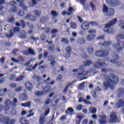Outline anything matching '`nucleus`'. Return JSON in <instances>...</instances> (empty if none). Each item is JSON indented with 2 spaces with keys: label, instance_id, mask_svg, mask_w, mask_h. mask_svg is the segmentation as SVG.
I'll list each match as a JSON object with an SVG mask.
<instances>
[{
  "label": "nucleus",
  "instance_id": "f257e3e1",
  "mask_svg": "<svg viewBox=\"0 0 124 124\" xmlns=\"http://www.w3.org/2000/svg\"><path fill=\"white\" fill-rule=\"evenodd\" d=\"M102 75L103 81H106L104 82V87L106 89H108L109 87L111 88L113 87V85H115L119 82L118 76L114 74L109 73L108 76L106 74H103Z\"/></svg>",
  "mask_w": 124,
  "mask_h": 124
},
{
  "label": "nucleus",
  "instance_id": "f03ea898",
  "mask_svg": "<svg viewBox=\"0 0 124 124\" xmlns=\"http://www.w3.org/2000/svg\"><path fill=\"white\" fill-rule=\"evenodd\" d=\"M4 105L5 106L0 105V112L2 111V109H4L5 111L9 110V105L12 106L13 108H15V107H16V105L13 103V102H11V101L8 99H6L4 102Z\"/></svg>",
  "mask_w": 124,
  "mask_h": 124
},
{
  "label": "nucleus",
  "instance_id": "7ed1b4c3",
  "mask_svg": "<svg viewBox=\"0 0 124 124\" xmlns=\"http://www.w3.org/2000/svg\"><path fill=\"white\" fill-rule=\"evenodd\" d=\"M117 22H118V19L117 18H115L112 19L109 22H108L107 24H106L105 26V28L104 29L105 32L110 33V31L108 29H110L111 27H113L114 25L116 24Z\"/></svg>",
  "mask_w": 124,
  "mask_h": 124
},
{
  "label": "nucleus",
  "instance_id": "20e7f679",
  "mask_svg": "<svg viewBox=\"0 0 124 124\" xmlns=\"http://www.w3.org/2000/svg\"><path fill=\"white\" fill-rule=\"evenodd\" d=\"M16 119H11L9 117H4L3 115H0V123L3 124H15Z\"/></svg>",
  "mask_w": 124,
  "mask_h": 124
},
{
  "label": "nucleus",
  "instance_id": "39448f33",
  "mask_svg": "<svg viewBox=\"0 0 124 124\" xmlns=\"http://www.w3.org/2000/svg\"><path fill=\"white\" fill-rule=\"evenodd\" d=\"M96 31L94 29H91L88 31V33L91 34L88 35L87 36L86 39L88 41H93L95 38V33Z\"/></svg>",
  "mask_w": 124,
  "mask_h": 124
},
{
  "label": "nucleus",
  "instance_id": "423d86ee",
  "mask_svg": "<svg viewBox=\"0 0 124 124\" xmlns=\"http://www.w3.org/2000/svg\"><path fill=\"white\" fill-rule=\"evenodd\" d=\"M122 42H118V44L113 45V47L116 49L119 53H123L124 47V42L122 43V46L121 45Z\"/></svg>",
  "mask_w": 124,
  "mask_h": 124
},
{
  "label": "nucleus",
  "instance_id": "0eeeda50",
  "mask_svg": "<svg viewBox=\"0 0 124 124\" xmlns=\"http://www.w3.org/2000/svg\"><path fill=\"white\" fill-rule=\"evenodd\" d=\"M95 55L98 58L107 57L109 55V52L106 50H98L95 52Z\"/></svg>",
  "mask_w": 124,
  "mask_h": 124
},
{
  "label": "nucleus",
  "instance_id": "6e6552de",
  "mask_svg": "<svg viewBox=\"0 0 124 124\" xmlns=\"http://www.w3.org/2000/svg\"><path fill=\"white\" fill-rule=\"evenodd\" d=\"M79 69L82 71L81 73H78L77 76L78 78H81L82 76H86V75H88L90 72L89 71L84 70V65H80L79 67Z\"/></svg>",
  "mask_w": 124,
  "mask_h": 124
},
{
  "label": "nucleus",
  "instance_id": "1a4fd4ad",
  "mask_svg": "<svg viewBox=\"0 0 124 124\" xmlns=\"http://www.w3.org/2000/svg\"><path fill=\"white\" fill-rule=\"evenodd\" d=\"M16 1L14 0H12L9 2V4L11 6H12L11 8V10L9 11V12H12L13 13H15L17 11V7L15 5L16 4Z\"/></svg>",
  "mask_w": 124,
  "mask_h": 124
},
{
  "label": "nucleus",
  "instance_id": "9d476101",
  "mask_svg": "<svg viewBox=\"0 0 124 124\" xmlns=\"http://www.w3.org/2000/svg\"><path fill=\"white\" fill-rule=\"evenodd\" d=\"M23 54L24 55H26V56H28L29 54H30V55H31L32 56H35V52L34 51H33V50H32V48L31 47L28 48V51L23 50Z\"/></svg>",
  "mask_w": 124,
  "mask_h": 124
},
{
  "label": "nucleus",
  "instance_id": "9b49d317",
  "mask_svg": "<svg viewBox=\"0 0 124 124\" xmlns=\"http://www.w3.org/2000/svg\"><path fill=\"white\" fill-rule=\"evenodd\" d=\"M96 63L98 65H99V66H104V65H105V62L100 59H98L96 63L93 64L94 67L97 68L98 66H97Z\"/></svg>",
  "mask_w": 124,
  "mask_h": 124
},
{
  "label": "nucleus",
  "instance_id": "f8f14e48",
  "mask_svg": "<svg viewBox=\"0 0 124 124\" xmlns=\"http://www.w3.org/2000/svg\"><path fill=\"white\" fill-rule=\"evenodd\" d=\"M118 121V117L115 114V113H111L110 115L109 123H116Z\"/></svg>",
  "mask_w": 124,
  "mask_h": 124
},
{
  "label": "nucleus",
  "instance_id": "ddd939ff",
  "mask_svg": "<svg viewBox=\"0 0 124 124\" xmlns=\"http://www.w3.org/2000/svg\"><path fill=\"white\" fill-rule=\"evenodd\" d=\"M25 19H28V20H30V21L34 22L36 20V16L28 14L25 16Z\"/></svg>",
  "mask_w": 124,
  "mask_h": 124
},
{
  "label": "nucleus",
  "instance_id": "4468645a",
  "mask_svg": "<svg viewBox=\"0 0 124 124\" xmlns=\"http://www.w3.org/2000/svg\"><path fill=\"white\" fill-rule=\"evenodd\" d=\"M19 22H19H16V27H20V26H21L22 29H25L26 28V23H25V20L21 19L19 20Z\"/></svg>",
  "mask_w": 124,
  "mask_h": 124
},
{
  "label": "nucleus",
  "instance_id": "2eb2a0df",
  "mask_svg": "<svg viewBox=\"0 0 124 124\" xmlns=\"http://www.w3.org/2000/svg\"><path fill=\"white\" fill-rule=\"evenodd\" d=\"M109 3L110 6H116V5H120L121 4V2L117 0H110Z\"/></svg>",
  "mask_w": 124,
  "mask_h": 124
},
{
  "label": "nucleus",
  "instance_id": "dca6fc26",
  "mask_svg": "<svg viewBox=\"0 0 124 124\" xmlns=\"http://www.w3.org/2000/svg\"><path fill=\"white\" fill-rule=\"evenodd\" d=\"M100 119L99 120V123L100 124H105L107 123L106 121V118L107 116L106 115H102L100 117Z\"/></svg>",
  "mask_w": 124,
  "mask_h": 124
},
{
  "label": "nucleus",
  "instance_id": "f3484780",
  "mask_svg": "<svg viewBox=\"0 0 124 124\" xmlns=\"http://www.w3.org/2000/svg\"><path fill=\"white\" fill-rule=\"evenodd\" d=\"M81 27L83 31H86L87 30H89L90 28V24L87 22H84L82 23Z\"/></svg>",
  "mask_w": 124,
  "mask_h": 124
},
{
  "label": "nucleus",
  "instance_id": "a211bd4d",
  "mask_svg": "<svg viewBox=\"0 0 124 124\" xmlns=\"http://www.w3.org/2000/svg\"><path fill=\"white\" fill-rule=\"evenodd\" d=\"M117 93L118 97H121L124 95V88H119L117 90Z\"/></svg>",
  "mask_w": 124,
  "mask_h": 124
},
{
  "label": "nucleus",
  "instance_id": "6ab92c4d",
  "mask_svg": "<svg viewBox=\"0 0 124 124\" xmlns=\"http://www.w3.org/2000/svg\"><path fill=\"white\" fill-rule=\"evenodd\" d=\"M115 13V11L112 8H108V10L107 13V16H113Z\"/></svg>",
  "mask_w": 124,
  "mask_h": 124
},
{
  "label": "nucleus",
  "instance_id": "aec40b11",
  "mask_svg": "<svg viewBox=\"0 0 124 124\" xmlns=\"http://www.w3.org/2000/svg\"><path fill=\"white\" fill-rule=\"evenodd\" d=\"M78 44L83 45L86 43V40L82 37H78L77 39Z\"/></svg>",
  "mask_w": 124,
  "mask_h": 124
},
{
  "label": "nucleus",
  "instance_id": "412c9836",
  "mask_svg": "<svg viewBox=\"0 0 124 124\" xmlns=\"http://www.w3.org/2000/svg\"><path fill=\"white\" fill-rule=\"evenodd\" d=\"M25 87H26L28 91H31V90H32V84L30 81H28L26 83Z\"/></svg>",
  "mask_w": 124,
  "mask_h": 124
},
{
  "label": "nucleus",
  "instance_id": "4be33fe9",
  "mask_svg": "<svg viewBox=\"0 0 124 124\" xmlns=\"http://www.w3.org/2000/svg\"><path fill=\"white\" fill-rule=\"evenodd\" d=\"M19 122L21 124H29V121L27 118L24 117L20 118Z\"/></svg>",
  "mask_w": 124,
  "mask_h": 124
},
{
  "label": "nucleus",
  "instance_id": "5701e85b",
  "mask_svg": "<svg viewBox=\"0 0 124 124\" xmlns=\"http://www.w3.org/2000/svg\"><path fill=\"white\" fill-rule=\"evenodd\" d=\"M20 98L22 101H26V100H28V95L26 93L21 94L20 95Z\"/></svg>",
  "mask_w": 124,
  "mask_h": 124
},
{
  "label": "nucleus",
  "instance_id": "b1692460",
  "mask_svg": "<svg viewBox=\"0 0 124 124\" xmlns=\"http://www.w3.org/2000/svg\"><path fill=\"white\" fill-rule=\"evenodd\" d=\"M68 11L66 13V15L67 16H70V15H71V14H73V13H74V9H73V8L72 7H69L68 9Z\"/></svg>",
  "mask_w": 124,
  "mask_h": 124
},
{
  "label": "nucleus",
  "instance_id": "393cba45",
  "mask_svg": "<svg viewBox=\"0 0 124 124\" xmlns=\"http://www.w3.org/2000/svg\"><path fill=\"white\" fill-rule=\"evenodd\" d=\"M11 60L12 62H24V61H25L24 58H23L22 56H20L19 57V60L15 58H12Z\"/></svg>",
  "mask_w": 124,
  "mask_h": 124
},
{
  "label": "nucleus",
  "instance_id": "a878e982",
  "mask_svg": "<svg viewBox=\"0 0 124 124\" xmlns=\"http://www.w3.org/2000/svg\"><path fill=\"white\" fill-rule=\"evenodd\" d=\"M49 92H50V88H49L48 86L43 87V93H44L45 95V94H47V93H48Z\"/></svg>",
  "mask_w": 124,
  "mask_h": 124
},
{
  "label": "nucleus",
  "instance_id": "bb28decb",
  "mask_svg": "<svg viewBox=\"0 0 124 124\" xmlns=\"http://www.w3.org/2000/svg\"><path fill=\"white\" fill-rule=\"evenodd\" d=\"M117 108H121V107H123L124 106V102L123 100H119L118 103L116 104Z\"/></svg>",
  "mask_w": 124,
  "mask_h": 124
},
{
  "label": "nucleus",
  "instance_id": "cd10ccee",
  "mask_svg": "<svg viewBox=\"0 0 124 124\" xmlns=\"http://www.w3.org/2000/svg\"><path fill=\"white\" fill-rule=\"evenodd\" d=\"M45 121H46V119H45V117H44V116L41 115L40 116L39 123L40 124H44L45 123Z\"/></svg>",
  "mask_w": 124,
  "mask_h": 124
},
{
  "label": "nucleus",
  "instance_id": "c85d7f7f",
  "mask_svg": "<svg viewBox=\"0 0 124 124\" xmlns=\"http://www.w3.org/2000/svg\"><path fill=\"white\" fill-rule=\"evenodd\" d=\"M6 93H7V89L4 88L3 89H0V95L1 96L5 95Z\"/></svg>",
  "mask_w": 124,
  "mask_h": 124
},
{
  "label": "nucleus",
  "instance_id": "c756f323",
  "mask_svg": "<svg viewBox=\"0 0 124 124\" xmlns=\"http://www.w3.org/2000/svg\"><path fill=\"white\" fill-rule=\"evenodd\" d=\"M112 44V42H105L103 44H101L102 47H109Z\"/></svg>",
  "mask_w": 124,
  "mask_h": 124
},
{
  "label": "nucleus",
  "instance_id": "7c9ffc66",
  "mask_svg": "<svg viewBox=\"0 0 124 124\" xmlns=\"http://www.w3.org/2000/svg\"><path fill=\"white\" fill-rule=\"evenodd\" d=\"M109 10V8L106 6L105 4H103V9H102V13H107Z\"/></svg>",
  "mask_w": 124,
  "mask_h": 124
},
{
  "label": "nucleus",
  "instance_id": "2f4dec72",
  "mask_svg": "<svg viewBox=\"0 0 124 124\" xmlns=\"http://www.w3.org/2000/svg\"><path fill=\"white\" fill-rule=\"evenodd\" d=\"M84 66H90L91 64H93V61L91 60H87L86 62H83Z\"/></svg>",
  "mask_w": 124,
  "mask_h": 124
},
{
  "label": "nucleus",
  "instance_id": "473e14b6",
  "mask_svg": "<svg viewBox=\"0 0 124 124\" xmlns=\"http://www.w3.org/2000/svg\"><path fill=\"white\" fill-rule=\"evenodd\" d=\"M33 13L35 15L36 17H39L41 15V11L35 10L33 11Z\"/></svg>",
  "mask_w": 124,
  "mask_h": 124
},
{
  "label": "nucleus",
  "instance_id": "72a5a7b5",
  "mask_svg": "<svg viewBox=\"0 0 124 124\" xmlns=\"http://www.w3.org/2000/svg\"><path fill=\"white\" fill-rule=\"evenodd\" d=\"M70 28L72 29V30H76L77 29V24L74 22H71L70 24Z\"/></svg>",
  "mask_w": 124,
  "mask_h": 124
},
{
  "label": "nucleus",
  "instance_id": "f704fd0d",
  "mask_svg": "<svg viewBox=\"0 0 124 124\" xmlns=\"http://www.w3.org/2000/svg\"><path fill=\"white\" fill-rule=\"evenodd\" d=\"M21 106L22 107H24V108H26V107H31V102H28L25 103H21Z\"/></svg>",
  "mask_w": 124,
  "mask_h": 124
},
{
  "label": "nucleus",
  "instance_id": "c9c22d12",
  "mask_svg": "<svg viewBox=\"0 0 124 124\" xmlns=\"http://www.w3.org/2000/svg\"><path fill=\"white\" fill-rule=\"evenodd\" d=\"M82 101H83L85 104H90L91 102L87 101L86 99H83L82 97H79L78 99V102L81 103Z\"/></svg>",
  "mask_w": 124,
  "mask_h": 124
},
{
  "label": "nucleus",
  "instance_id": "e433bc0d",
  "mask_svg": "<svg viewBox=\"0 0 124 124\" xmlns=\"http://www.w3.org/2000/svg\"><path fill=\"white\" fill-rule=\"evenodd\" d=\"M35 95L37 96H42V95H45L43 91H36L35 92Z\"/></svg>",
  "mask_w": 124,
  "mask_h": 124
},
{
  "label": "nucleus",
  "instance_id": "4c0bfd02",
  "mask_svg": "<svg viewBox=\"0 0 124 124\" xmlns=\"http://www.w3.org/2000/svg\"><path fill=\"white\" fill-rule=\"evenodd\" d=\"M5 3V0H0V11H2V9H3L4 7L2 4H4Z\"/></svg>",
  "mask_w": 124,
  "mask_h": 124
},
{
  "label": "nucleus",
  "instance_id": "58836bf2",
  "mask_svg": "<svg viewBox=\"0 0 124 124\" xmlns=\"http://www.w3.org/2000/svg\"><path fill=\"white\" fill-rule=\"evenodd\" d=\"M17 2H19L18 5L20 7H23L25 6V4H24V0H16Z\"/></svg>",
  "mask_w": 124,
  "mask_h": 124
},
{
  "label": "nucleus",
  "instance_id": "ea45409f",
  "mask_svg": "<svg viewBox=\"0 0 124 124\" xmlns=\"http://www.w3.org/2000/svg\"><path fill=\"white\" fill-rule=\"evenodd\" d=\"M89 112H91V114H95V113H96V109L91 107L89 108Z\"/></svg>",
  "mask_w": 124,
  "mask_h": 124
},
{
  "label": "nucleus",
  "instance_id": "a19ab883",
  "mask_svg": "<svg viewBox=\"0 0 124 124\" xmlns=\"http://www.w3.org/2000/svg\"><path fill=\"white\" fill-rule=\"evenodd\" d=\"M37 4V2H36V0H32V2L29 3V5L30 6H31V7H33V6H34V5H36Z\"/></svg>",
  "mask_w": 124,
  "mask_h": 124
},
{
  "label": "nucleus",
  "instance_id": "79ce46f5",
  "mask_svg": "<svg viewBox=\"0 0 124 124\" xmlns=\"http://www.w3.org/2000/svg\"><path fill=\"white\" fill-rule=\"evenodd\" d=\"M24 79V76H19L17 78H16V82H20Z\"/></svg>",
  "mask_w": 124,
  "mask_h": 124
},
{
  "label": "nucleus",
  "instance_id": "37998d69",
  "mask_svg": "<svg viewBox=\"0 0 124 124\" xmlns=\"http://www.w3.org/2000/svg\"><path fill=\"white\" fill-rule=\"evenodd\" d=\"M10 34L6 33V37H8V38H10V37H12V36H13V35H14V33H13V32H12V30H10Z\"/></svg>",
  "mask_w": 124,
  "mask_h": 124
},
{
  "label": "nucleus",
  "instance_id": "c03bdc74",
  "mask_svg": "<svg viewBox=\"0 0 124 124\" xmlns=\"http://www.w3.org/2000/svg\"><path fill=\"white\" fill-rule=\"evenodd\" d=\"M87 51L89 54H93V46H89L87 49Z\"/></svg>",
  "mask_w": 124,
  "mask_h": 124
},
{
  "label": "nucleus",
  "instance_id": "a18cd8bd",
  "mask_svg": "<svg viewBox=\"0 0 124 124\" xmlns=\"http://www.w3.org/2000/svg\"><path fill=\"white\" fill-rule=\"evenodd\" d=\"M111 70L109 69L103 68L101 69V72L103 73H108V72H111Z\"/></svg>",
  "mask_w": 124,
  "mask_h": 124
},
{
  "label": "nucleus",
  "instance_id": "49530a36",
  "mask_svg": "<svg viewBox=\"0 0 124 124\" xmlns=\"http://www.w3.org/2000/svg\"><path fill=\"white\" fill-rule=\"evenodd\" d=\"M61 42L65 43V44H68L69 43V41H68V40L66 38H62Z\"/></svg>",
  "mask_w": 124,
  "mask_h": 124
},
{
  "label": "nucleus",
  "instance_id": "de8ad7c7",
  "mask_svg": "<svg viewBox=\"0 0 124 124\" xmlns=\"http://www.w3.org/2000/svg\"><path fill=\"white\" fill-rule=\"evenodd\" d=\"M68 112L70 113H73L74 112V109H73L72 108H69L67 110L65 111L66 114H68Z\"/></svg>",
  "mask_w": 124,
  "mask_h": 124
},
{
  "label": "nucleus",
  "instance_id": "09e8293b",
  "mask_svg": "<svg viewBox=\"0 0 124 124\" xmlns=\"http://www.w3.org/2000/svg\"><path fill=\"white\" fill-rule=\"evenodd\" d=\"M46 34H42L40 36V38L42 41H45V40L46 39Z\"/></svg>",
  "mask_w": 124,
  "mask_h": 124
},
{
  "label": "nucleus",
  "instance_id": "8fccbe9b",
  "mask_svg": "<svg viewBox=\"0 0 124 124\" xmlns=\"http://www.w3.org/2000/svg\"><path fill=\"white\" fill-rule=\"evenodd\" d=\"M22 90H23V87L20 86L19 87L16 88L15 89V92H16V93H19V92H21L22 91Z\"/></svg>",
  "mask_w": 124,
  "mask_h": 124
},
{
  "label": "nucleus",
  "instance_id": "3c124183",
  "mask_svg": "<svg viewBox=\"0 0 124 124\" xmlns=\"http://www.w3.org/2000/svg\"><path fill=\"white\" fill-rule=\"evenodd\" d=\"M66 52H67V53L71 54V46H69L68 47H66Z\"/></svg>",
  "mask_w": 124,
  "mask_h": 124
},
{
  "label": "nucleus",
  "instance_id": "603ef678",
  "mask_svg": "<svg viewBox=\"0 0 124 124\" xmlns=\"http://www.w3.org/2000/svg\"><path fill=\"white\" fill-rule=\"evenodd\" d=\"M51 15H52L53 17H57V16L58 15V14L55 11H52L51 12Z\"/></svg>",
  "mask_w": 124,
  "mask_h": 124
},
{
  "label": "nucleus",
  "instance_id": "864d4df0",
  "mask_svg": "<svg viewBox=\"0 0 124 124\" xmlns=\"http://www.w3.org/2000/svg\"><path fill=\"white\" fill-rule=\"evenodd\" d=\"M90 6L92 9V10L93 11L94 10H96V7L94 5V4H93V3L92 2H90Z\"/></svg>",
  "mask_w": 124,
  "mask_h": 124
},
{
  "label": "nucleus",
  "instance_id": "5fc2aeb1",
  "mask_svg": "<svg viewBox=\"0 0 124 124\" xmlns=\"http://www.w3.org/2000/svg\"><path fill=\"white\" fill-rule=\"evenodd\" d=\"M36 67L35 66H32V65H31L28 68L29 71H31V70H34L35 69Z\"/></svg>",
  "mask_w": 124,
  "mask_h": 124
},
{
  "label": "nucleus",
  "instance_id": "6e6d98bb",
  "mask_svg": "<svg viewBox=\"0 0 124 124\" xmlns=\"http://www.w3.org/2000/svg\"><path fill=\"white\" fill-rule=\"evenodd\" d=\"M48 61L50 62V65H52V66H55V64H56V62L55 61V60H50L48 59Z\"/></svg>",
  "mask_w": 124,
  "mask_h": 124
},
{
  "label": "nucleus",
  "instance_id": "4d7b16f0",
  "mask_svg": "<svg viewBox=\"0 0 124 124\" xmlns=\"http://www.w3.org/2000/svg\"><path fill=\"white\" fill-rule=\"evenodd\" d=\"M25 14V12L24 11L20 10L18 13V16L22 17V16H24Z\"/></svg>",
  "mask_w": 124,
  "mask_h": 124
},
{
  "label": "nucleus",
  "instance_id": "13d9d810",
  "mask_svg": "<svg viewBox=\"0 0 124 124\" xmlns=\"http://www.w3.org/2000/svg\"><path fill=\"white\" fill-rule=\"evenodd\" d=\"M26 25L29 26V29H31V30L33 29V25L31 24L30 22H27Z\"/></svg>",
  "mask_w": 124,
  "mask_h": 124
},
{
  "label": "nucleus",
  "instance_id": "bf43d9fd",
  "mask_svg": "<svg viewBox=\"0 0 124 124\" xmlns=\"http://www.w3.org/2000/svg\"><path fill=\"white\" fill-rule=\"evenodd\" d=\"M119 37L122 38V39H124V33L116 35V38H119Z\"/></svg>",
  "mask_w": 124,
  "mask_h": 124
},
{
  "label": "nucleus",
  "instance_id": "052dcab7",
  "mask_svg": "<svg viewBox=\"0 0 124 124\" xmlns=\"http://www.w3.org/2000/svg\"><path fill=\"white\" fill-rule=\"evenodd\" d=\"M92 94L93 97L94 98H95V97H96L97 95H96V91H95V90H93L92 91Z\"/></svg>",
  "mask_w": 124,
  "mask_h": 124
},
{
  "label": "nucleus",
  "instance_id": "680f3d73",
  "mask_svg": "<svg viewBox=\"0 0 124 124\" xmlns=\"http://www.w3.org/2000/svg\"><path fill=\"white\" fill-rule=\"evenodd\" d=\"M49 113H50V109L48 108L46 110L45 113H44V116L46 117V116H48Z\"/></svg>",
  "mask_w": 124,
  "mask_h": 124
},
{
  "label": "nucleus",
  "instance_id": "e2e57ef3",
  "mask_svg": "<svg viewBox=\"0 0 124 124\" xmlns=\"http://www.w3.org/2000/svg\"><path fill=\"white\" fill-rule=\"evenodd\" d=\"M70 86V84H68L63 90L64 93H67V90H68V87Z\"/></svg>",
  "mask_w": 124,
  "mask_h": 124
},
{
  "label": "nucleus",
  "instance_id": "0e129e2a",
  "mask_svg": "<svg viewBox=\"0 0 124 124\" xmlns=\"http://www.w3.org/2000/svg\"><path fill=\"white\" fill-rule=\"evenodd\" d=\"M45 31L46 33H49V32H50V31H51V28H46L45 29Z\"/></svg>",
  "mask_w": 124,
  "mask_h": 124
},
{
  "label": "nucleus",
  "instance_id": "69168bd1",
  "mask_svg": "<svg viewBox=\"0 0 124 124\" xmlns=\"http://www.w3.org/2000/svg\"><path fill=\"white\" fill-rule=\"evenodd\" d=\"M84 85H85V82H83L78 85V88L79 89H83L84 88Z\"/></svg>",
  "mask_w": 124,
  "mask_h": 124
},
{
  "label": "nucleus",
  "instance_id": "338daca9",
  "mask_svg": "<svg viewBox=\"0 0 124 124\" xmlns=\"http://www.w3.org/2000/svg\"><path fill=\"white\" fill-rule=\"evenodd\" d=\"M13 31L15 32H16V31L19 32V31H20V28H19L18 27H14L13 28Z\"/></svg>",
  "mask_w": 124,
  "mask_h": 124
},
{
  "label": "nucleus",
  "instance_id": "774afa93",
  "mask_svg": "<svg viewBox=\"0 0 124 124\" xmlns=\"http://www.w3.org/2000/svg\"><path fill=\"white\" fill-rule=\"evenodd\" d=\"M54 45H52L49 47V50L50 51V52H53V51H54Z\"/></svg>",
  "mask_w": 124,
  "mask_h": 124
}]
</instances>
